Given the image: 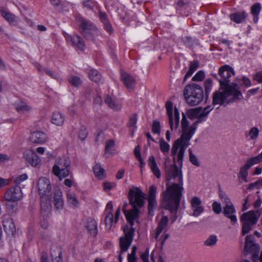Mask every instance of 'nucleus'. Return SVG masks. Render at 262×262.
Returning a JSON list of instances; mask_svg holds the SVG:
<instances>
[{"instance_id":"1","label":"nucleus","mask_w":262,"mask_h":262,"mask_svg":"<svg viewBox=\"0 0 262 262\" xmlns=\"http://www.w3.org/2000/svg\"><path fill=\"white\" fill-rule=\"evenodd\" d=\"M212 110V107L210 106L204 108L198 107L190 110L188 113L189 116L191 118H197L198 120L190 126H188V122L186 116L183 115L181 120L182 135L180 138L174 141L171 149V154L173 157V160L174 161L177 158V162L181 166L185 150L189 146L190 140L196 129L198 123L206 118Z\"/></svg>"},{"instance_id":"2","label":"nucleus","mask_w":262,"mask_h":262,"mask_svg":"<svg viewBox=\"0 0 262 262\" xmlns=\"http://www.w3.org/2000/svg\"><path fill=\"white\" fill-rule=\"evenodd\" d=\"M165 169L166 188L162 193L163 201L165 208L176 214L184 191L182 172L174 163L165 165Z\"/></svg>"},{"instance_id":"3","label":"nucleus","mask_w":262,"mask_h":262,"mask_svg":"<svg viewBox=\"0 0 262 262\" xmlns=\"http://www.w3.org/2000/svg\"><path fill=\"white\" fill-rule=\"evenodd\" d=\"M242 98V94L237 88V84H234L233 86L221 87L218 91L214 92L213 95V104H228Z\"/></svg>"},{"instance_id":"4","label":"nucleus","mask_w":262,"mask_h":262,"mask_svg":"<svg viewBox=\"0 0 262 262\" xmlns=\"http://www.w3.org/2000/svg\"><path fill=\"white\" fill-rule=\"evenodd\" d=\"M184 95L187 103L190 106L199 104L203 98L202 88L195 83L186 86L184 90Z\"/></svg>"},{"instance_id":"5","label":"nucleus","mask_w":262,"mask_h":262,"mask_svg":"<svg viewBox=\"0 0 262 262\" xmlns=\"http://www.w3.org/2000/svg\"><path fill=\"white\" fill-rule=\"evenodd\" d=\"M259 215L257 212L250 210L242 214L240 221L242 224V234L243 236L249 233L253 226L256 224Z\"/></svg>"},{"instance_id":"6","label":"nucleus","mask_w":262,"mask_h":262,"mask_svg":"<svg viewBox=\"0 0 262 262\" xmlns=\"http://www.w3.org/2000/svg\"><path fill=\"white\" fill-rule=\"evenodd\" d=\"M122 230L124 236L120 237L119 245L121 252H125L127 251L133 241L135 233V229L126 225L123 226Z\"/></svg>"},{"instance_id":"7","label":"nucleus","mask_w":262,"mask_h":262,"mask_svg":"<svg viewBox=\"0 0 262 262\" xmlns=\"http://www.w3.org/2000/svg\"><path fill=\"white\" fill-rule=\"evenodd\" d=\"M128 198L129 204L134 208H141L145 202L144 193L137 187H134L129 189Z\"/></svg>"},{"instance_id":"8","label":"nucleus","mask_w":262,"mask_h":262,"mask_svg":"<svg viewBox=\"0 0 262 262\" xmlns=\"http://www.w3.org/2000/svg\"><path fill=\"white\" fill-rule=\"evenodd\" d=\"M169 123L172 131L176 130L179 124L180 114L177 108H174L173 113V104L171 102H167L165 104Z\"/></svg>"},{"instance_id":"9","label":"nucleus","mask_w":262,"mask_h":262,"mask_svg":"<svg viewBox=\"0 0 262 262\" xmlns=\"http://www.w3.org/2000/svg\"><path fill=\"white\" fill-rule=\"evenodd\" d=\"M37 186L41 198V205L42 207L43 199H49L51 194V184L50 181L46 177H41L38 181Z\"/></svg>"},{"instance_id":"10","label":"nucleus","mask_w":262,"mask_h":262,"mask_svg":"<svg viewBox=\"0 0 262 262\" xmlns=\"http://www.w3.org/2000/svg\"><path fill=\"white\" fill-rule=\"evenodd\" d=\"M77 22L84 37L87 39H93V36L97 33V31L92 26L91 23L82 18H77Z\"/></svg>"},{"instance_id":"11","label":"nucleus","mask_w":262,"mask_h":262,"mask_svg":"<svg viewBox=\"0 0 262 262\" xmlns=\"http://www.w3.org/2000/svg\"><path fill=\"white\" fill-rule=\"evenodd\" d=\"M188 202L190 204L189 214L190 216L198 217L204 212L205 209L200 198L193 196L188 200Z\"/></svg>"},{"instance_id":"12","label":"nucleus","mask_w":262,"mask_h":262,"mask_svg":"<svg viewBox=\"0 0 262 262\" xmlns=\"http://www.w3.org/2000/svg\"><path fill=\"white\" fill-rule=\"evenodd\" d=\"M219 74L221 78L219 80L221 87L227 86L230 77L234 74L233 69L228 65H225L220 68Z\"/></svg>"},{"instance_id":"13","label":"nucleus","mask_w":262,"mask_h":262,"mask_svg":"<svg viewBox=\"0 0 262 262\" xmlns=\"http://www.w3.org/2000/svg\"><path fill=\"white\" fill-rule=\"evenodd\" d=\"M23 197L20 187L16 186L9 188L5 194V198L8 202H15L20 201Z\"/></svg>"},{"instance_id":"14","label":"nucleus","mask_w":262,"mask_h":262,"mask_svg":"<svg viewBox=\"0 0 262 262\" xmlns=\"http://www.w3.org/2000/svg\"><path fill=\"white\" fill-rule=\"evenodd\" d=\"M24 157L33 167L37 166L40 163V159L37 155L32 149L26 150L24 152Z\"/></svg>"},{"instance_id":"15","label":"nucleus","mask_w":262,"mask_h":262,"mask_svg":"<svg viewBox=\"0 0 262 262\" xmlns=\"http://www.w3.org/2000/svg\"><path fill=\"white\" fill-rule=\"evenodd\" d=\"M138 208H134L129 210H124V213L126 219L128 222L129 223L130 226L132 227L134 225L135 222H138V219L139 217V211Z\"/></svg>"},{"instance_id":"16","label":"nucleus","mask_w":262,"mask_h":262,"mask_svg":"<svg viewBox=\"0 0 262 262\" xmlns=\"http://www.w3.org/2000/svg\"><path fill=\"white\" fill-rule=\"evenodd\" d=\"M113 206L111 202L107 203L105 209L106 216L105 218V225L106 230H110L113 224V214L112 210Z\"/></svg>"},{"instance_id":"17","label":"nucleus","mask_w":262,"mask_h":262,"mask_svg":"<svg viewBox=\"0 0 262 262\" xmlns=\"http://www.w3.org/2000/svg\"><path fill=\"white\" fill-rule=\"evenodd\" d=\"M64 36L68 43L78 48L79 49H83L84 45L79 36L77 35H71L66 33L64 34Z\"/></svg>"},{"instance_id":"18","label":"nucleus","mask_w":262,"mask_h":262,"mask_svg":"<svg viewBox=\"0 0 262 262\" xmlns=\"http://www.w3.org/2000/svg\"><path fill=\"white\" fill-rule=\"evenodd\" d=\"M30 140L32 143L37 144H43L48 140L47 135L39 131L32 132L30 136Z\"/></svg>"},{"instance_id":"19","label":"nucleus","mask_w":262,"mask_h":262,"mask_svg":"<svg viewBox=\"0 0 262 262\" xmlns=\"http://www.w3.org/2000/svg\"><path fill=\"white\" fill-rule=\"evenodd\" d=\"M236 210L233 204L225 206L223 208L224 215L230 220L232 225H235L237 222V219L235 213Z\"/></svg>"},{"instance_id":"20","label":"nucleus","mask_w":262,"mask_h":262,"mask_svg":"<svg viewBox=\"0 0 262 262\" xmlns=\"http://www.w3.org/2000/svg\"><path fill=\"white\" fill-rule=\"evenodd\" d=\"M0 14L10 24L16 25L19 21L17 16L3 7H0Z\"/></svg>"},{"instance_id":"21","label":"nucleus","mask_w":262,"mask_h":262,"mask_svg":"<svg viewBox=\"0 0 262 262\" xmlns=\"http://www.w3.org/2000/svg\"><path fill=\"white\" fill-rule=\"evenodd\" d=\"M121 80L128 89H133L136 85L135 79L125 72H121Z\"/></svg>"},{"instance_id":"22","label":"nucleus","mask_w":262,"mask_h":262,"mask_svg":"<svg viewBox=\"0 0 262 262\" xmlns=\"http://www.w3.org/2000/svg\"><path fill=\"white\" fill-rule=\"evenodd\" d=\"M3 223L4 230L7 234H12L15 232V225L9 216H4Z\"/></svg>"},{"instance_id":"23","label":"nucleus","mask_w":262,"mask_h":262,"mask_svg":"<svg viewBox=\"0 0 262 262\" xmlns=\"http://www.w3.org/2000/svg\"><path fill=\"white\" fill-rule=\"evenodd\" d=\"M14 106L16 110L20 114H25L32 111L33 108L27 103L21 100L15 102Z\"/></svg>"},{"instance_id":"24","label":"nucleus","mask_w":262,"mask_h":262,"mask_svg":"<svg viewBox=\"0 0 262 262\" xmlns=\"http://www.w3.org/2000/svg\"><path fill=\"white\" fill-rule=\"evenodd\" d=\"M53 199V203L56 208L57 210L62 209L64 205V202L61 191L59 189H56L54 192Z\"/></svg>"},{"instance_id":"25","label":"nucleus","mask_w":262,"mask_h":262,"mask_svg":"<svg viewBox=\"0 0 262 262\" xmlns=\"http://www.w3.org/2000/svg\"><path fill=\"white\" fill-rule=\"evenodd\" d=\"M148 165L152 172L157 179L161 178V172L157 165L155 158L153 156L149 157L148 159Z\"/></svg>"},{"instance_id":"26","label":"nucleus","mask_w":262,"mask_h":262,"mask_svg":"<svg viewBox=\"0 0 262 262\" xmlns=\"http://www.w3.org/2000/svg\"><path fill=\"white\" fill-rule=\"evenodd\" d=\"M85 228L88 232L92 236H96L98 233L97 223L96 221L92 218L88 219L85 223Z\"/></svg>"},{"instance_id":"27","label":"nucleus","mask_w":262,"mask_h":262,"mask_svg":"<svg viewBox=\"0 0 262 262\" xmlns=\"http://www.w3.org/2000/svg\"><path fill=\"white\" fill-rule=\"evenodd\" d=\"M65 120L64 115L59 112H55L52 115L51 121L53 124L61 126H62Z\"/></svg>"},{"instance_id":"28","label":"nucleus","mask_w":262,"mask_h":262,"mask_svg":"<svg viewBox=\"0 0 262 262\" xmlns=\"http://www.w3.org/2000/svg\"><path fill=\"white\" fill-rule=\"evenodd\" d=\"M104 156L108 158L116 154L115 143L114 140H108L105 142Z\"/></svg>"},{"instance_id":"29","label":"nucleus","mask_w":262,"mask_h":262,"mask_svg":"<svg viewBox=\"0 0 262 262\" xmlns=\"http://www.w3.org/2000/svg\"><path fill=\"white\" fill-rule=\"evenodd\" d=\"M53 262H62L60 248L56 245H52L50 251Z\"/></svg>"},{"instance_id":"30","label":"nucleus","mask_w":262,"mask_h":262,"mask_svg":"<svg viewBox=\"0 0 262 262\" xmlns=\"http://www.w3.org/2000/svg\"><path fill=\"white\" fill-rule=\"evenodd\" d=\"M95 176L99 180H102L106 177V173L104 168L99 163H95L93 167Z\"/></svg>"},{"instance_id":"31","label":"nucleus","mask_w":262,"mask_h":262,"mask_svg":"<svg viewBox=\"0 0 262 262\" xmlns=\"http://www.w3.org/2000/svg\"><path fill=\"white\" fill-rule=\"evenodd\" d=\"M71 165V161L68 158H57L55 161V164L53 165L54 166V169H60V168H68Z\"/></svg>"},{"instance_id":"32","label":"nucleus","mask_w":262,"mask_h":262,"mask_svg":"<svg viewBox=\"0 0 262 262\" xmlns=\"http://www.w3.org/2000/svg\"><path fill=\"white\" fill-rule=\"evenodd\" d=\"M166 229L158 226L155 233V238L159 239L161 241V244H163L166 239L168 237L169 235L165 233Z\"/></svg>"},{"instance_id":"33","label":"nucleus","mask_w":262,"mask_h":262,"mask_svg":"<svg viewBox=\"0 0 262 262\" xmlns=\"http://www.w3.org/2000/svg\"><path fill=\"white\" fill-rule=\"evenodd\" d=\"M247 16L246 12L242 11L233 13L229 15V17L232 21L237 24H240L245 20Z\"/></svg>"},{"instance_id":"34","label":"nucleus","mask_w":262,"mask_h":262,"mask_svg":"<svg viewBox=\"0 0 262 262\" xmlns=\"http://www.w3.org/2000/svg\"><path fill=\"white\" fill-rule=\"evenodd\" d=\"M67 200L69 205L72 207H77L79 206V202L77 199L75 193L69 190L67 192Z\"/></svg>"},{"instance_id":"35","label":"nucleus","mask_w":262,"mask_h":262,"mask_svg":"<svg viewBox=\"0 0 262 262\" xmlns=\"http://www.w3.org/2000/svg\"><path fill=\"white\" fill-rule=\"evenodd\" d=\"M52 172L55 176L58 177L60 180L67 177L69 174V170L66 168H60V169H54L53 166Z\"/></svg>"},{"instance_id":"36","label":"nucleus","mask_w":262,"mask_h":262,"mask_svg":"<svg viewBox=\"0 0 262 262\" xmlns=\"http://www.w3.org/2000/svg\"><path fill=\"white\" fill-rule=\"evenodd\" d=\"M105 102L112 109L118 110L121 108V106L118 102L108 96L105 98Z\"/></svg>"},{"instance_id":"37","label":"nucleus","mask_w":262,"mask_h":262,"mask_svg":"<svg viewBox=\"0 0 262 262\" xmlns=\"http://www.w3.org/2000/svg\"><path fill=\"white\" fill-rule=\"evenodd\" d=\"M248 170L246 167L243 166L237 174L238 178L240 182H247Z\"/></svg>"},{"instance_id":"38","label":"nucleus","mask_w":262,"mask_h":262,"mask_svg":"<svg viewBox=\"0 0 262 262\" xmlns=\"http://www.w3.org/2000/svg\"><path fill=\"white\" fill-rule=\"evenodd\" d=\"M261 162H262L261 159L258 156H256L248 159L244 166L249 169L253 165L258 164Z\"/></svg>"},{"instance_id":"39","label":"nucleus","mask_w":262,"mask_h":262,"mask_svg":"<svg viewBox=\"0 0 262 262\" xmlns=\"http://www.w3.org/2000/svg\"><path fill=\"white\" fill-rule=\"evenodd\" d=\"M261 162H262L261 159L258 156H256L248 159L244 166L249 169L253 165L258 164Z\"/></svg>"},{"instance_id":"40","label":"nucleus","mask_w":262,"mask_h":262,"mask_svg":"<svg viewBox=\"0 0 262 262\" xmlns=\"http://www.w3.org/2000/svg\"><path fill=\"white\" fill-rule=\"evenodd\" d=\"M88 75L89 78L95 82H99L101 80V75L99 72L96 70H90Z\"/></svg>"},{"instance_id":"41","label":"nucleus","mask_w":262,"mask_h":262,"mask_svg":"<svg viewBox=\"0 0 262 262\" xmlns=\"http://www.w3.org/2000/svg\"><path fill=\"white\" fill-rule=\"evenodd\" d=\"M159 146L161 152L164 155H167L170 150V145L166 142L163 139L159 140Z\"/></svg>"},{"instance_id":"42","label":"nucleus","mask_w":262,"mask_h":262,"mask_svg":"<svg viewBox=\"0 0 262 262\" xmlns=\"http://www.w3.org/2000/svg\"><path fill=\"white\" fill-rule=\"evenodd\" d=\"M158 219V226H161L166 229L167 224L168 222V218L167 216L164 215L162 212L157 216Z\"/></svg>"},{"instance_id":"43","label":"nucleus","mask_w":262,"mask_h":262,"mask_svg":"<svg viewBox=\"0 0 262 262\" xmlns=\"http://www.w3.org/2000/svg\"><path fill=\"white\" fill-rule=\"evenodd\" d=\"M69 83L74 86H79L82 84L81 79L76 76L70 75L68 78Z\"/></svg>"},{"instance_id":"44","label":"nucleus","mask_w":262,"mask_h":262,"mask_svg":"<svg viewBox=\"0 0 262 262\" xmlns=\"http://www.w3.org/2000/svg\"><path fill=\"white\" fill-rule=\"evenodd\" d=\"M217 237L215 235H210L204 242V245L208 247H212L216 245Z\"/></svg>"},{"instance_id":"45","label":"nucleus","mask_w":262,"mask_h":262,"mask_svg":"<svg viewBox=\"0 0 262 262\" xmlns=\"http://www.w3.org/2000/svg\"><path fill=\"white\" fill-rule=\"evenodd\" d=\"M198 68V62L196 61L191 62L189 66V69L184 77V80L190 77L194 72Z\"/></svg>"},{"instance_id":"46","label":"nucleus","mask_w":262,"mask_h":262,"mask_svg":"<svg viewBox=\"0 0 262 262\" xmlns=\"http://www.w3.org/2000/svg\"><path fill=\"white\" fill-rule=\"evenodd\" d=\"M219 196L225 206L233 204L227 194L222 190H219Z\"/></svg>"},{"instance_id":"47","label":"nucleus","mask_w":262,"mask_h":262,"mask_svg":"<svg viewBox=\"0 0 262 262\" xmlns=\"http://www.w3.org/2000/svg\"><path fill=\"white\" fill-rule=\"evenodd\" d=\"M259 133V130L257 127H252L250 129L248 134L250 137V139L252 140H256L258 136Z\"/></svg>"},{"instance_id":"48","label":"nucleus","mask_w":262,"mask_h":262,"mask_svg":"<svg viewBox=\"0 0 262 262\" xmlns=\"http://www.w3.org/2000/svg\"><path fill=\"white\" fill-rule=\"evenodd\" d=\"M137 248L133 246L132 248V252L127 255V262H137L136 255Z\"/></svg>"},{"instance_id":"49","label":"nucleus","mask_w":262,"mask_h":262,"mask_svg":"<svg viewBox=\"0 0 262 262\" xmlns=\"http://www.w3.org/2000/svg\"><path fill=\"white\" fill-rule=\"evenodd\" d=\"M88 134V132L86 127L85 126H81L78 132V136L79 138L81 140H84Z\"/></svg>"},{"instance_id":"50","label":"nucleus","mask_w":262,"mask_h":262,"mask_svg":"<svg viewBox=\"0 0 262 262\" xmlns=\"http://www.w3.org/2000/svg\"><path fill=\"white\" fill-rule=\"evenodd\" d=\"M260 10V5L259 3H257L251 7V12L253 15H258Z\"/></svg>"},{"instance_id":"51","label":"nucleus","mask_w":262,"mask_h":262,"mask_svg":"<svg viewBox=\"0 0 262 262\" xmlns=\"http://www.w3.org/2000/svg\"><path fill=\"white\" fill-rule=\"evenodd\" d=\"M205 77V73L202 71H199L192 77L193 81H202Z\"/></svg>"},{"instance_id":"52","label":"nucleus","mask_w":262,"mask_h":262,"mask_svg":"<svg viewBox=\"0 0 262 262\" xmlns=\"http://www.w3.org/2000/svg\"><path fill=\"white\" fill-rule=\"evenodd\" d=\"M188 151L189 153V159L190 162L194 165L199 166L200 165V163L198 161V158L194 155L192 154L191 149H189Z\"/></svg>"},{"instance_id":"53","label":"nucleus","mask_w":262,"mask_h":262,"mask_svg":"<svg viewBox=\"0 0 262 262\" xmlns=\"http://www.w3.org/2000/svg\"><path fill=\"white\" fill-rule=\"evenodd\" d=\"M257 248V245L253 242H250V244H249L247 247H246V243L245 244V250L248 252H254L256 250Z\"/></svg>"},{"instance_id":"54","label":"nucleus","mask_w":262,"mask_h":262,"mask_svg":"<svg viewBox=\"0 0 262 262\" xmlns=\"http://www.w3.org/2000/svg\"><path fill=\"white\" fill-rule=\"evenodd\" d=\"M161 130V126L160 122L157 121H154L152 126V132L154 134H159Z\"/></svg>"},{"instance_id":"55","label":"nucleus","mask_w":262,"mask_h":262,"mask_svg":"<svg viewBox=\"0 0 262 262\" xmlns=\"http://www.w3.org/2000/svg\"><path fill=\"white\" fill-rule=\"evenodd\" d=\"M148 208L149 212H150L157 205L156 198H148Z\"/></svg>"},{"instance_id":"56","label":"nucleus","mask_w":262,"mask_h":262,"mask_svg":"<svg viewBox=\"0 0 262 262\" xmlns=\"http://www.w3.org/2000/svg\"><path fill=\"white\" fill-rule=\"evenodd\" d=\"M28 177L27 174L26 173H24L17 176L15 178L14 182L16 184L18 185L20 184L22 182L28 179Z\"/></svg>"},{"instance_id":"57","label":"nucleus","mask_w":262,"mask_h":262,"mask_svg":"<svg viewBox=\"0 0 262 262\" xmlns=\"http://www.w3.org/2000/svg\"><path fill=\"white\" fill-rule=\"evenodd\" d=\"M137 120H138L137 115L136 114H133L130 116L129 121V126L135 127L136 124L137 122Z\"/></svg>"},{"instance_id":"58","label":"nucleus","mask_w":262,"mask_h":262,"mask_svg":"<svg viewBox=\"0 0 262 262\" xmlns=\"http://www.w3.org/2000/svg\"><path fill=\"white\" fill-rule=\"evenodd\" d=\"M204 86L206 93H209L212 86V80L210 79H207L204 82Z\"/></svg>"},{"instance_id":"59","label":"nucleus","mask_w":262,"mask_h":262,"mask_svg":"<svg viewBox=\"0 0 262 262\" xmlns=\"http://www.w3.org/2000/svg\"><path fill=\"white\" fill-rule=\"evenodd\" d=\"M212 210L216 214L220 213L222 211L221 204L216 202H214L212 203Z\"/></svg>"},{"instance_id":"60","label":"nucleus","mask_w":262,"mask_h":262,"mask_svg":"<svg viewBox=\"0 0 262 262\" xmlns=\"http://www.w3.org/2000/svg\"><path fill=\"white\" fill-rule=\"evenodd\" d=\"M157 193V187L152 185L149 188V195L148 198H156Z\"/></svg>"},{"instance_id":"61","label":"nucleus","mask_w":262,"mask_h":262,"mask_svg":"<svg viewBox=\"0 0 262 262\" xmlns=\"http://www.w3.org/2000/svg\"><path fill=\"white\" fill-rule=\"evenodd\" d=\"M115 186L114 184H112L109 182H104L103 183V187L104 191L110 190Z\"/></svg>"},{"instance_id":"62","label":"nucleus","mask_w":262,"mask_h":262,"mask_svg":"<svg viewBox=\"0 0 262 262\" xmlns=\"http://www.w3.org/2000/svg\"><path fill=\"white\" fill-rule=\"evenodd\" d=\"M149 250L147 249L141 255V258L143 262H149L148 261Z\"/></svg>"},{"instance_id":"63","label":"nucleus","mask_w":262,"mask_h":262,"mask_svg":"<svg viewBox=\"0 0 262 262\" xmlns=\"http://www.w3.org/2000/svg\"><path fill=\"white\" fill-rule=\"evenodd\" d=\"M9 184V180L5 179L0 177V189H2L3 187L8 185Z\"/></svg>"},{"instance_id":"64","label":"nucleus","mask_w":262,"mask_h":262,"mask_svg":"<svg viewBox=\"0 0 262 262\" xmlns=\"http://www.w3.org/2000/svg\"><path fill=\"white\" fill-rule=\"evenodd\" d=\"M254 79L259 83L262 82V71L257 72L254 76Z\"/></svg>"}]
</instances>
